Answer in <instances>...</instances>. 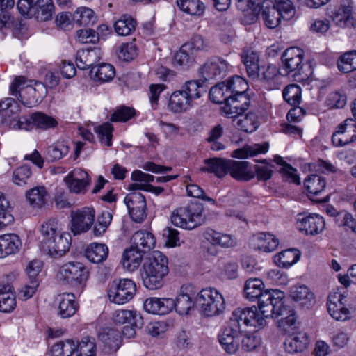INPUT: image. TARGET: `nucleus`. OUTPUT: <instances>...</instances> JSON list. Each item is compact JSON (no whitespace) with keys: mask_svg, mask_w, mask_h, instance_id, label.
Listing matches in <instances>:
<instances>
[{"mask_svg":"<svg viewBox=\"0 0 356 356\" xmlns=\"http://www.w3.org/2000/svg\"><path fill=\"white\" fill-rule=\"evenodd\" d=\"M47 191L44 186H37L26 193V199L33 207L40 208L47 202Z\"/></svg>","mask_w":356,"mask_h":356,"instance_id":"nucleus-46","label":"nucleus"},{"mask_svg":"<svg viewBox=\"0 0 356 356\" xmlns=\"http://www.w3.org/2000/svg\"><path fill=\"white\" fill-rule=\"evenodd\" d=\"M90 273L81 262L73 261L57 267L55 278L58 282L67 285L75 292L81 293L84 290L89 279Z\"/></svg>","mask_w":356,"mask_h":356,"instance_id":"nucleus-4","label":"nucleus"},{"mask_svg":"<svg viewBox=\"0 0 356 356\" xmlns=\"http://www.w3.org/2000/svg\"><path fill=\"white\" fill-rule=\"evenodd\" d=\"M178 8L191 16L200 17L205 10V6L200 0H177Z\"/></svg>","mask_w":356,"mask_h":356,"instance_id":"nucleus-45","label":"nucleus"},{"mask_svg":"<svg viewBox=\"0 0 356 356\" xmlns=\"http://www.w3.org/2000/svg\"><path fill=\"white\" fill-rule=\"evenodd\" d=\"M32 115L33 129L46 131L54 129L58 125L56 118L42 112H35Z\"/></svg>","mask_w":356,"mask_h":356,"instance_id":"nucleus-43","label":"nucleus"},{"mask_svg":"<svg viewBox=\"0 0 356 356\" xmlns=\"http://www.w3.org/2000/svg\"><path fill=\"white\" fill-rule=\"evenodd\" d=\"M347 102V97L343 90H337L328 94L325 104L330 108H342Z\"/></svg>","mask_w":356,"mask_h":356,"instance_id":"nucleus-62","label":"nucleus"},{"mask_svg":"<svg viewBox=\"0 0 356 356\" xmlns=\"http://www.w3.org/2000/svg\"><path fill=\"white\" fill-rule=\"evenodd\" d=\"M136 115V110L129 106H120L115 108L111 117V121L114 122H126Z\"/></svg>","mask_w":356,"mask_h":356,"instance_id":"nucleus-60","label":"nucleus"},{"mask_svg":"<svg viewBox=\"0 0 356 356\" xmlns=\"http://www.w3.org/2000/svg\"><path fill=\"white\" fill-rule=\"evenodd\" d=\"M284 293L280 290H266L258 299L259 309L268 317L283 316Z\"/></svg>","mask_w":356,"mask_h":356,"instance_id":"nucleus-8","label":"nucleus"},{"mask_svg":"<svg viewBox=\"0 0 356 356\" xmlns=\"http://www.w3.org/2000/svg\"><path fill=\"white\" fill-rule=\"evenodd\" d=\"M229 159L212 158L205 161V166L202 168L204 172L214 173L218 177H222L229 173Z\"/></svg>","mask_w":356,"mask_h":356,"instance_id":"nucleus-39","label":"nucleus"},{"mask_svg":"<svg viewBox=\"0 0 356 356\" xmlns=\"http://www.w3.org/2000/svg\"><path fill=\"white\" fill-rule=\"evenodd\" d=\"M155 244L156 238L154 236L149 232H136L131 238V246L137 250H140L143 254L154 248Z\"/></svg>","mask_w":356,"mask_h":356,"instance_id":"nucleus-31","label":"nucleus"},{"mask_svg":"<svg viewBox=\"0 0 356 356\" xmlns=\"http://www.w3.org/2000/svg\"><path fill=\"white\" fill-rule=\"evenodd\" d=\"M284 100L292 106L300 104L301 101V88L297 84L287 86L282 92Z\"/></svg>","mask_w":356,"mask_h":356,"instance_id":"nucleus-58","label":"nucleus"},{"mask_svg":"<svg viewBox=\"0 0 356 356\" xmlns=\"http://www.w3.org/2000/svg\"><path fill=\"white\" fill-rule=\"evenodd\" d=\"M168 329L169 323L164 321L150 322L145 327L146 332L156 339H163Z\"/></svg>","mask_w":356,"mask_h":356,"instance_id":"nucleus-57","label":"nucleus"},{"mask_svg":"<svg viewBox=\"0 0 356 356\" xmlns=\"http://www.w3.org/2000/svg\"><path fill=\"white\" fill-rule=\"evenodd\" d=\"M259 124V117L254 112H249L245 115H241L236 122V128L247 134L254 132Z\"/></svg>","mask_w":356,"mask_h":356,"instance_id":"nucleus-42","label":"nucleus"},{"mask_svg":"<svg viewBox=\"0 0 356 356\" xmlns=\"http://www.w3.org/2000/svg\"><path fill=\"white\" fill-rule=\"evenodd\" d=\"M202 83L197 80L188 81L179 90L172 92L167 105L168 111L175 114L189 111L205 92Z\"/></svg>","mask_w":356,"mask_h":356,"instance_id":"nucleus-2","label":"nucleus"},{"mask_svg":"<svg viewBox=\"0 0 356 356\" xmlns=\"http://www.w3.org/2000/svg\"><path fill=\"white\" fill-rule=\"evenodd\" d=\"M136 285L129 279L120 280L118 283L113 282L108 291L110 301L122 305L131 300L136 294Z\"/></svg>","mask_w":356,"mask_h":356,"instance_id":"nucleus-12","label":"nucleus"},{"mask_svg":"<svg viewBox=\"0 0 356 356\" xmlns=\"http://www.w3.org/2000/svg\"><path fill=\"white\" fill-rule=\"evenodd\" d=\"M252 244L255 249L264 252H270L277 249L279 241L272 234L260 232L253 236Z\"/></svg>","mask_w":356,"mask_h":356,"instance_id":"nucleus-27","label":"nucleus"},{"mask_svg":"<svg viewBox=\"0 0 356 356\" xmlns=\"http://www.w3.org/2000/svg\"><path fill=\"white\" fill-rule=\"evenodd\" d=\"M96 54L93 50L78 51L76 56V63L81 70L92 67Z\"/></svg>","mask_w":356,"mask_h":356,"instance_id":"nucleus-59","label":"nucleus"},{"mask_svg":"<svg viewBox=\"0 0 356 356\" xmlns=\"http://www.w3.org/2000/svg\"><path fill=\"white\" fill-rule=\"evenodd\" d=\"M305 51L298 47L285 49L281 56V72L284 76L300 74L304 65Z\"/></svg>","mask_w":356,"mask_h":356,"instance_id":"nucleus-10","label":"nucleus"},{"mask_svg":"<svg viewBox=\"0 0 356 356\" xmlns=\"http://www.w3.org/2000/svg\"><path fill=\"white\" fill-rule=\"evenodd\" d=\"M58 314L63 318L72 316L78 309V304L75 301L74 294L65 293L58 296Z\"/></svg>","mask_w":356,"mask_h":356,"instance_id":"nucleus-29","label":"nucleus"},{"mask_svg":"<svg viewBox=\"0 0 356 356\" xmlns=\"http://www.w3.org/2000/svg\"><path fill=\"white\" fill-rule=\"evenodd\" d=\"M232 322L241 326V323L254 331L263 329L266 325L268 317L257 306L237 308L232 314Z\"/></svg>","mask_w":356,"mask_h":356,"instance_id":"nucleus-7","label":"nucleus"},{"mask_svg":"<svg viewBox=\"0 0 356 356\" xmlns=\"http://www.w3.org/2000/svg\"><path fill=\"white\" fill-rule=\"evenodd\" d=\"M77 348V343L72 339L60 341L51 348V356H72Z\"/></svg>","mask_w":356,"mask_h":356,"instance_id":"nucleus-49","label":"nucleus"},{"mask_svg":"<svg viewBox=\"0 0 356 356\" xmlns=\"http://www.w3.org/2000/svg\"><path fill=\"white\" fill-rule=\"evenodd\" d=\"M339 71L348 73L356 70V51L346 52L341 55L337 61Z\"/></svg>","mask_w":356,"mask_h":356,"instance_id":"nucleus-53","label":"nucleus"},{"mask_svg":"<svg viewBox=\"0 0 356 356\" xmlns=\"http://www.w3.org/2000/svg\"><path fill=\"white\" fill-rule=\"evenodd\" d=\"M31 83L26 77L21 76L15 78L10 86V95L27 107H33L39 103L31 102V98L34 95L33 92H29V87Z\"/></svg>","mask_w":356,"mask_h":356,"instance_id":"nucleus-21","label":"nucleus"},{"mask_svg":"<svg viewBox=\"0 0 356 356\" xmlns=\"http://www.w3.org/2000/svg\"><path fill=\"white\" fill-rule=\"evenodd\" d=\"M273 8H276L280 16L284 19H291L295 14V7L291 0H274Z\"/></svg>","mask_w":356,"mask_h":356,"instance_id":"nucleus-61","label":"nucleus"},{"mask_svg":"<svg viewBox=\"0 0 356 356\" xmlns=\"http://www.w3.org/2000/svg\"><path fill=\"white\" fill-rule=\"evenodd\" d=\"M281 76H284L281 72V67L279 70L275 65L259 67V76L258 78L268 83L270 89L278 88L280 84Z\"/></svg>","mask_w":356,"mask_h":356,"instance_id":"nucleus-36","label":"nucleus"},{"mask_svg":"<svg viewBox=\"0 0 356 356\" xmlns=\"http://www.w3.org/2000/svg\"><path fill=\"white\" fill-rule=\"evenodd\" d=\"M195 56L188 49H185V45L183 44L174 55L173 65L175 66L188 67L195 62Z\"/></svg>","mask_w":356,"mask_h":356,"instance_id":"nucleus-56","label":"nucleus"},{"mask_svg":"<svg viewBox=\"0 0 356 356\" xmlns=\"http://www.w3.org/2000/svg\"><path fill=\"white\" fill-rule=\"evenodd\" d=\"M169 273L168 258L161 252H153L143 264L142 278L144 286L150 290L161 289Z\"/></svg>","mask_w":356,"mask_h":356,"instance_id":"nucleus-3","label":"nucleus"},{"mask_svg":"<svg viewBox=\"0 0 356 356\" xmlns=\"http://www.w3.org/2000/svg\"><path fill=\"white\" fill-rule=\"evenodd\" d=\"M309 344V338L305 331L290 333L285 339L284 349L289 353L302 352L307 348Z\"/></svg>","mask_w":356,"mask_h":356,"instance_id":"nucleus-24","label":"nucleus"},{"mask_svg":"<svg viewBox=\"0 0 356 356\" xmlns=\"http://www.w3.org/2000/svg\"><path fill=\"white\" fill-rule=\"evenodd\" d=\"M334 24L341 28L353 27L356 23L353 15V3L349 0H342L331 15Z\"/></svg>","mask_w":356,"mask_h":356,"instance_id":"nucleus-20","label":"nucleus"},{"mask_svg":"<svg viewBox=\"0 0 356 356\" xmlns=\"http://www.w3.org/2000/svg\"><path fill=\"white\" fill-rule=\"evenodd\" d=\"M231 65L221 57H212L208 59L199 70L200 75L204 80L219 79L224 76Z\"/></svg>","mask_w":356,"mask_h":356,"instance_id":"nucleus-15","label":"nucleus"},{"mask_svg":"<svg viewBox=\"0 0 356 356\" xmlns=\"http://www.w3.org/2000/svg\"><path fill=\"white\" fill-rule=\"evenodd\" d=\"M269 144L266 142L252 145H245L242 148L232 152L231 156L238 159H245L259 154H265L268 151Z\"/></svg>","mask_w":356,"mask_h":356,"instance_id":"nucleus-41","label":"nucleus"},{"mask_svg":"<svg viewBox=\"0 0 356 356\" xmlns=\"http://www.w3.org/2000/svg\"><path fill=\"white\" fill-rule=\"evenodd\" d=\"M143 254L140 250H137L131 245L124 250L122 257L124 268L130 272L135 271L141 264Z\"/></svg>","mask_w":356,"mask_h":356,"instance_id":"nucleus-34","label":"nucleus"},{"mask_svg":"<svg viewBox=\"0 0 356 356\" xmlns=\"http://www.w3.org/2000/svg\"><path fill=\"white\" fill-rule=\"evenodd\" d=\"M42 248L54 257H62L70 247V234L64 230L63 224L56 218L44 221L40 227Z\"/></svg>","mask_w":356,"mask_h":356,"instance_id":"nucleus-1","label":"nucleus"},{"mask_svg":"<svg viewBox=\"0 0 356 356\" xmlns=\"http://www.w3.org/2000/svg\"><path fill=\"white\" fill-rule=\"evenodd\" d=\"M33 15L38 21H48L51 19L54 5L52 0H39Z\"/></svg>","mask_w":356,"mask_h":356,"instance_id":"nucleus-52","label":"nucleus"},{"mask_svg":"<svg viewBox=\"0 0 356 356\" xmlns=\"http://www.w3.org/2000/svg\"><path fill=\"white\" fill-rule=\"evenodd\" d=\"M261 17L265 26L269 29L276 28L280 24L282 18L276 8L273 7L264 8Z\"/></svg>","mask_w":356,"mask_h":356,"instance_id":"nucleus-63","label":"nucleus"},{"mask_svg":"<svg viewBox=\"0 0 356 356\" xmlns=\"http://www.w3.org/2000/svg\"><path fill=\"white\" fill-rule=\"evenodd\" d=\"M346 295L340 290L332 291L327 298V308L335 320L345 321L350 318L351 311L346 307Z\"/></svg>","mask_w":356,"mask_h":356,"instance_id":"nucleus-11","label":"nucleus"},{"mask_svg":"<svg viewBox=\"0 0 356 356\" xmlns=\"http://www.w3.org/2000/svg\"><path fill=\"white\" fill-rule=\"evenodd\" d=\"M130 217L136 222H142L147 216L146 201L144 195L138 191L128 194L124 198Z\"/></svg>","mask_w":356,"mask_h":356,"instance_id":"nucleus-18","label":"nucleus"},{"mask_svg":"<svg viewBox=\"0 0 356 356\" xmlns=\"http://www.w3.org/2000/svg\"><path fill=\"white\" fill-rule=\"evenodd\" d=\"M204 238L214 246L229 248L236 245V238L229 234L218 232L212 229H207L204 234Z\"/></svg>","mask_w":356,"mask_h":356,"instance_id":"nucleus-26","label":"nucleus"},{"mask_svg":"<svg viewBox=\"0 0 356 356\" xmlns=\"http://www.w3.org/2000/svg\"><path fill=\"white\" fill-rule=\"evenodd\" d=\"M300 256L297 249H287L280 252L274 257L275 264L283 268H288L296 263Z\"/></svg>","mask_w":356,"mask_h":356,"instance_id":"nucleus-47","label":"nucleus"},{"mask_svg":"<svg viewBox=\"0 0 356 356\" xmlns=\"http://www.w3.org/2000/svg\"><path fill=\"white\" fill-rule=\"evenodd\" d=\"M225 81L213 86L209 92L210 99L216 104L225 103L230 97Z\"/></svg>","mask_w":356,"mask_h":356,"instance_id":"nucleus-55","label":"nucleus"},{"mask_svg":"<svg viewBox=\"0 0 356 356\" xmlns=\"http://www.w3.org/2000/svg\"><path fill=\"white\" fill-rule=\"evenodd\" d=\"M230 96L245 95L248 88L247 81L240 76H235L225 81Z\"/></svg>","mask_w":356,"mask_h":356,"instance_id":"nucleus-51","label":"nucleus"},{"mask_svg":"<svg viewBox=\"0 0 356 356\" xmlns=\"http://www.w3.org/2000/svg\"><path fill=\"white\" fill-rule=\"evenodd\" d=\"M326 181L324 177L312 174L308 175L304 181V186L307 192L311 195H318L325 188Z\"/></svg>","mask_w":356,"mask_h":356,"instance_id":"nucleus-48","label":"nucleus"},{"mask_svg":"<svg viewBox=\"0 0 356 356\" xmlns=\"http://www.w3.org/2000/svg\"><path fill=\"white\" fill-rule=\"evenodd\" d=\"M22 241L15 234L8 233L0 235V259L17 254L22 248Z\"/></svg>","mask_w":356,"mask_h":356,"instance_id":"nucleus-23","label":"nucleus"},{"mask_svg":"<svg viewBox=\"0 0 356 356\" xmlns=\"http://www.w3.org/2000/svg\"><path fill=\"white\" fill-rule=\"evenodd\" d=\"M77 356H96V344L93 339L84 337L77 344Z\"/></svg>","mask_w":356,"mask_h":356,"instance_id":"nucleus-64","label":"nucleus"},{"mask_svg":"<svg viewBox=\"0 0 356 356\" xmlns=\"http://www.w3.org/2000/svg\"><path fill=\"white\" fill-rule=\"evenodd\" d=\"M99 338L111 352H116L121 346L120 332L112 327H104L99 333Z\"/></svg>","mask_w":356,"mask_h":356,"instance_id":"nucleus-30","label":"nucleus"},{"mask_svg":"<svg viewBox=\"0 0 356 356\" xmlns=\"http://www.w3.org/2000/svg\"><path fill=\"white\" fill-rule=\"evenodd\" d=\"M356 140V120L347 118L339 124L332 134V142L334 146L342 147Z\"/></svg>","mask_w":356,"mask_h":356,"instance_id":"nucleus-17","label":"nucleus"},{"mask_svg":"<svg viewBox=\"0 0 356 356\" xmlns=\"http://www.w3.org/2000/svg\"><path fill=\"white\" fill-rule=\"evenodd\" d=\"M170 220L175 227L193 230L204 223V207L199 202H191L174 209L170 215Z\"/></svg>","mask_w":356,"mask_h":356,"instance_id":"nucleus-5","label":"nucleus"},{"mask_svg":"<svg viewBox=\"0 0 356 356\" xmlns=\"http://www.w3.org/2000/svg\"><path fill=\"white\" fill-rule=\"evenodd\" d=\"M145 310L152 314L165 315L175 307L174 299L170 298L152 297L145 300L143 304Z\"/></svg>","mask_w":356,"mask_h":356,"instance_id":"nucleus-22","label":"nucleus"},{"mask_svg":"<svg viewBox=\"0 0 356 356\" xmlns=\"http://www.w3.org/2000/svg\"><path fill=\"white\" fill-rule=\"evenodd\" d=\"M92 79L97 83H104L111 81L115 76V69L109 63H100L90 70Z\"/></svg>","mask_w":356,"mask_h":356,"instance_id":"nucleus-33","label":"nucleus"},{"mask_svg":"<svg viewBox=\"0 0 356 356\" xmlns=\"http://www.w3.org/2000/svg\"><path fill=\"white\" fill-rule=\"evenodd\" d=\"M108 248L104 243H92L85 250V256L90 261L99 264L104 261L108 255Z\"/></svg>","mask_w":356,"mask_h":356,"instance_id":"nucleus-35","label":"nucleus"},{"mask_svg":"<svg viewBox=\"0 0 356 356\" xmlns=\"http://www.w3.org/2000/svg\"><path fill=\"white\" fill-rule=\"evenodd\" d=\"M265 285L259 278L248 279L243 287V296L250 301L258 300L264 292Z\"/></svg>","mask_w":356,"mask_h":356,"instance_id":"nucleus-37","label":"nucleus"},{"mask_svg":"<svg viewBox=\"0 0 356 356\" xmlns=\"http://www.w3.org/2000/svg\"><path fill=\"white\" fill-rule=\"evenodd\" d=\"M67 188L71 193L83 195L88 191L91 177L87 171L82 168H74L63 179Z\"/></svg>","mask_w":356,"mask_h":356,"instance_id":"nucleus-13","label":"nucleus"},{"mask_svg":"<svg viewBox=\"0 0 356 356\" xmlns=\"http://www.w3.org/2000/svg\"><path fill=\"white\" fill-rule=\"evenodd\" d=\"M71 231L74 235L88 231L94 223L95 211L90 207H83L71 213Z\"/></svg>","mask_w":356,"mask_h":356,"instance_id":"nucleus-14","label":"nucleus"},{"mask_svg":"<svg viewBox=\"0 0 356 356\" xmlns=\"http://www.w3.org/2000/svg\"><path fill=\"white\" fill-rule=\"evenodd\" d=\"M283 315H286V316L282 317L278 321L279 328L286 334L296 332L299 327L300 323L297 319L295 311L293 309H287L285 307V311Z\"/></svg>","mask_w":356,"mask_h":356,"instance_id":"nucleus-44","label":"nucleus"},{"mask_svg":"<svg viewBox=\"0 0 356 356\" xmlns=\"http://www.w3.org/2000/svg\"><path fill=\"white\" fill-rule=\"evenodd\" d=\"M290 297L301 307L309 309L316 303L314 293L305 285H295L290 289Z\"/></svg>","mask_w":356,"mask_h":356,"instance_id":"nucleus-25","label":"nucleus"},{"mask_svg":"<svg viewBox=\"0 0 356 356\" xmlns=\"http://www.w3.org/2000/svg\"><path fill=\"white\" fill-rule=\"evenodd\" d=\"M196 305L202 316L213 317L222 314L225 309L223 296L214 288H205L196 295Z\"/></svg>","mask_w":356,"mask_h":356,"instance_id":"nucleus-6","label":"nucleus"},{"mask_svg":"<svg viewBox=\"0 0 356 356\" xmlns=\"http://www.w3.org/2000/svg\"><path fill=\"white\" fill-rule=\"evenodd\" d=\"M174 309L181 316L189 315L196 305V296L191 285L181 286L176 298L174 299Z\"/></svg>","mask_w":356,"mask_h":356,"instance_id":"nucleus-16","label":"nucleus"},{"mask_svg":"<svg viewBox=\"0 0 356 356\" xmlns=\"http://www.w3.org/2000/svg\"><path fill=\"white\" fill-rule=\"evenodd\" d=\"M136 22L130 16L123 15L115 22L113 27L118 35H130L136 28Z\"/></svg>","mask_w":356,"mask_h":356,"instance_id":"nucleus-50","label":"nucleus"},{"mask_svg":"<svg viewBox=\"0 0 356 356\" xmlns=\"http://www.w3.org/2000/svg\"><path fill=\"white\" fill-rule=\"evenodd\" d=\"M323 218L318 214L309 213L307 216L299 214L297 219V227L300 232L309 235H317L325 228Z\"/></svg>","mask_w":356,"mask_h":356,"instance_id":"nucleus-19","label":"nucleus"},{"mask_svg":"<svg viewBox=\"0 0 356 356\" xmlns=\"http://www.w3.org/2000/svg\"><path fill=\"white\" fill-rule=\"evenodd\" d=\"M69 152L68 145L63 141H58L47 149V156L51 161L60 160L66 156Z\"/></svg>","mask_w":356,"mask_h":356,"instance_id":"nucleus-54","label":"nucleus"},{"mask_svg":"<svg viewBox=\"0 0 356 356\" xmlns=\"http://www.w3.org/2000/svg\"><path fill=\"white\" fill-rule=\"evenodd\" d=\"M242 337V331L239 325L232 322L221 328L218 335V341L222 348L228 354H235L239 349Z\"/></svg>","mask_w":356,"mask_h":356,"instance_id":"nucleus-9","label":"nucleus"},{"mask_svg":"<svg viewBox=\"0 0 356 356\" xmlns=\"http://www.w3.org/2000/svg\"><path fill=\"white\" fill-rule=\"evenodd\" d=\"M16 305L15 295L10 284H0V310L10 312Z\"/></svg>","mask_w":356,"mask_h":356,"instance_id":"nucleus-38","label":"nucleus"},{"mask_svg":"<svg viewBox=\"0 0 356 356\" xmlns=\"http://www.w3.org/2000/svg\"><path fill=\"white\" fill-rule=\"evenodd\" d=\"M229 173L237 179L248 181L254 177V171L248 161H236L229 159Z\"/></svg>","mask_w":356,"mask_h":356,"instance_id":"nucleus-28","label":"nucleus"},{"mask_svg":"<svg viewBox=\"0 0 356 356\" xmlns=\"http://www.w3.org/2000/svg\"><path fill=\"white\" fill-rule=\"evenodd\" d=\"M249 77L252 79L259 76V58L258 54L252 49H244L241 55Z\"/></svg>","mask_w":356,"mask_h":356,"instance_id":"nucleus-32","label":"nucleus"},{"mask_svg":"<svg viewBox=\"0 0 356 356\" xmlns=\"http://www.w3.org/2000/svg\"><path fill=\"white\" fill-rule=\"evenodd\" d=\"M97 20L95 12L88 7H79L72 14L73 24L79 26L92 25Z\"/></svg>","mask_w":356,"mask_h":356,"instance_id":"nucleus-40","label":"nucleus"}]
</instances>
